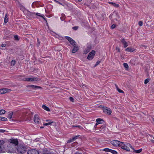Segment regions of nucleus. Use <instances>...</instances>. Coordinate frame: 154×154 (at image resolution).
<instances>
[{
	"label": "nucleus",
	"instance_id": "nucleus-51",
	"mask_svg": "<svg viewBox=\"0 0 154 154\" xmlns=\"http://www.w3.org/2000/svg\"><path fill=\"white\" fill-rule=\"evenodd\" d=\"M43 19H44L45 21L46 22V23H47V21L46 20V18H45V17H44H44H42Z\"/></svg>",
	"mask_w": 154,
	"mask_h": 154
},
{
	"label": "nucleus",
	"instance_id": "nucleus-50",
	"mask_svg": "<svg viewBox=\"0 0 154 154\" xmlns=\"http://www.w3.org/2000/svg\"><path fill=\"white\" fill-rule=\"evenodd\" d=\"M6 131L4 130L0 129V132L4 133Z\"/></svg>",
	"mask_w": 154,
	"mask_h": 154
},
{
	"label": "nucleus",
	"instance_id": "nucleus-37",
	"mask_svg": "<svg viewBox=\"0 0 154 154\" xmlns=\"http://www.w3.org/2000/svg\"><path fill=\"white\" fill-rule=\"evenodd\" d=\"M78 28L79 27L78 26H75L72 27V29L75 30H77Z\"/></svg>",
	"mask_w": 154,
	"mask_h": 154
},
{
	"label": "nucleus",
	"instance_id": "nucleus-36",
	"mask_svg": "<svg viewBox=\"0 0 154 154\" xmlns=\"http://www.w3.org/2000/svg\"><path fill=\"white\" fill-rule=\"evenodd\" d=\"M14 37L15 40H19V39L17 35H15L14 36Z\"/></svg>",
	"mask_w": 154,
	"mask_h": 154
},
{
	"label": "nucleus",
	"instance_id": "nucleus-34",
	"mask_svg": "<svg viewBox=\"0 0 154 154\" xmlns=\"http://www.w3.org/2000/svg\"><path fill=\"white\" fill-rule=\"evenodd\" d=\"M123 65H124V67L125 68L128 69V66L127 63H124L123 64Z\"/></svg>",
	"mask_w": 154,
	"mask_h": 154
},
{
	"label": "nucleus",
	"instance_id": "nucleus-13",
	"mask_svg": "<svg viewBox=\"0 0 154 154\" xmlns=\"http://www.w3.org/2000/svg\"><path fill=\"white\" fill-rule=\"evenodd\" d=\"M27 16L31 18H35L36 15L34 13H32L31 12H29L27 14Z\"/></svg>",
	"mask_w": 154,
	"mask_h": 154
},
{
	"label": "nucleus",
	"instance_id": "nucleus-2",
	"mask_svg": "<svg viewBox=\"0 0 154 154\" xmlns=\"http://www.w3.org/2000/svg\"><path fill=\"white\" fill-rule=\"evenodd\" d=\"M120 146L121 147L122 149L128 151L130 150L129 147H130L132 149V147L130 143H124L122 142V143L121 144Z\"/></svg>",
	"mask_w": 154,
	"mask_h": 154
},
{
	"label": "nucleus",
	"instance_id": "nucleus-32",
	"mask_svg": "<svg viewBox=\"0 0 154 154\" xmlns=\"http://www.w3.org/2000/svg\"><path fill=\"white\" fill-rule=\"evenodd\" d=\"M110 149H109L108 148H106L103 149V151L105 152H110Z\"/></svg>",
	"mask_w": 154,
	"mask_h": 154
},
{
	"label": "nucleus",
	"instance_id": "nucleus-16",
	"mask_svg": "<svg viewBox=\"0 0 154 154\" xmlns=\"http://www.w3.org/2000/svg\"><path fill=\"white\" fill-rule=\"evenodd\" d=\"M73 46L74 47V48L72 50V51L73 53H75L79 50V48L76 45Z\"/></svg>",
	"mask_w": 154,
	"mask_h": 154
},
{
	"label": "nucleus",
	"instance_id": "nucleus-10",
	"mask_svg": "<svg viewBox=\"0 0 154 154\" xmlns=\"http://www.w3.org/2000/svg\"><path fill=\"white\" fill-rule=\"evenodd\" d=\"M103 112L105 113L110 115L112 113V111L110 109L107 107L104 108Z\"/></svg>",
	"mask_w": 154,
	"mask_h": 154
},
{
	"label": "nucleus",
	"instance_id": "nucleus-26",
	"mask_svg": "<svg viewBox=\"0 0 154 154\" xmlns=\"http://www.w3.org/2000/svg\"><path fill=\"white\" fill-rule=\"evenodd\" d=\"M110 152H111L113 154H117V152L115 150L111 149Z\"/></svg>",
	"mask_w": 154,
	"mask_h": 154
},
{
	"label": "nucleus",
	"instance_id": "nucleus-54",
	"mask_svg": "<svg viewBox=\"0 0 154 154\" xmlns=\"http://www.w3.org/2000/svg\"><path fill=\"white\" fill-rule=\"evenodd\" d=\"M116 50L118 51L119 52H120V49L119 48L116 47Z\"/></svg>",
	"mask_w": 154,
	"mask_h": 154
},
{
	"label": "nucleus",
	"instance_id": "nucleus-60",
	"mask_svg": "<svg viewBox=\"0 0 154 154\" xmlns=\"http://www.w3.org/2000/svg\"><path fill=\"white\" fill-rule=\"evenodd\" d=\"M82 1V0H78L79 2H81Z\"/></svg>",
	"mask_w": 154,
	"mask_h": 154
},
{
	"label": "nucleus",
	"instance_id": "nucleus-12",
	"mask_svg": "<svg viewBox=\"0 0 154 154\" xmlns=\"http://www.w3.org/2000/svg\"><path fill=\"white\" fill-rule=\"evenodd\" d=\"M10 91H11L10 89L8 88L1 89H0V94H4Z\"/></svg>",
	"mask_w": 154,
	"mask_h": 154
},
{
	"label": "nucleus",
	"instance_id": "nucleus-59",
	"mask_svg": "<svg viewBox=\"0 0 154 154\" xmlns=\"http://www.w3.org/2000/svg\"><path fill=\"white\" fill-rule=\"evenodd\" d=\"M54 1H55V2H56L57 3H59V4H60V3L59 2H58V1H56V0H54Z\"/></svg>",
	"mask_w": 154,
	"mask_h": 154
},
{
	"label": "nucleus",
	"instance_id": "nucleus-19",
	"mask_svg": "<svg viewBox=\"0 0 154 154\" xmlns=\"http://www.w3.org/2000/svg\"><path fill=\"white\" fill-rule=\"evenodd\" d=\"M42 107L46 111L48 112L50 111L49 108L45 105H42Z\"/></svg>",
	"mask_w": 154,
	"mask_h": 154
},
{
	"label": "nucleus",
	"instance_id": "nucleus-8",
	"mask_svg": "<svg viewBox=\"0 0 154 154\" xmlns=\"http://www.w3.org/2000/svg\"><path fill=\"white\" fill-rule=\"evenodd\" d=\"M65 38L69 41L70 43L73 46H74L76 45V42L71 38L68 36H66Z\"/></svg>",
	"mask_w": 154,
	"mask_h": 154
},
{
	"label": "nucleus",
	"instance_id": "nucleus-47",
	"mask_svg": "<svg viewBox=\"0 0 154 154\" xmlns=\"http://www.w3.org/2000/svg\"><path fill=\"white\" fill-rule=\"evenodd\" d=\"M100 63V61H97L96 63L95 64V66H94V67H96V66H97V65H98Z\"/></svg>",
	"mask_w": 154,
	"mask_h": 154
},
{
	"label": "nucleus",
	"instance_id": "nucleus-57",
	"mask_svg": "<svg viewBox=\"0 0 154 154\" xmlns=\"http://www.w3.org/2000/svg\"><path fill=\"white\" fill-rule=\"evenodd\" d=\"M109 4H111L113 5V4H114V3L112 2H109Z\"/></svg>",
	"mask_w": 154,
	"mask_h": 154
},
{
	"label": "nucleus",
	"instance_id": "nucleus-27",
	"mask_svg": "<svg viewBox=\"0 0 154 154\" xmlns=\"http://www.w3.org/2000/svg\"><path fill=\"white\" fill-rule=\"evenodd\" d=\"M5 111L4 109L0 110V115L5 114Z\"/></svg>",
	"mask_w": 154,
	"mask_h": 154
},
{
	"label": "nucleus",
	"instance_id": "nucleus-58",
	"mask_svg": "<svg viewBox=\"0 0 154 154\" xmlns=\"http://www.w3.org/2000/svg\"><path fill=\"white\" fill-rule=\"evenodd\" d=\"M151 142L153 143H154V140H151Z\"/></svg>",
	"mask_w": 154,
	"mask_h": 154
},
{
	"label": "nucleus",
	"instance_id": "nucleus-38",
	"mask_svg": "<svg viewBox=\"0 0 154 154\" xmlns=\"http://www.w3.org/2000/svg\"><path fill=\"white\" fill-rule=\"evenodd\" d=\"M149 79H147L146 80H145L144 81L145 84H147L149 82Z\"/></svg>",
	"mask_w": 154,
	"mask_h": 154
},
{
	"label": "nucleus",
	"instance_id": "nucleus-48",
	"mask_svg": "<svg viewBox=\"0 0 154 154\" xmlns=\"http://www.w3.org/2000/svg\"><path fill=\"white\" fill-rule=\"evenodd\" d=\"M117 91L119 93H124L123 91L121 90V89H119V88L117 90Z\"/></svg>",
	"mask_w": 154,
	"mask_h": 154
},
{
	"label": "nucleus",
	"instance_id": "nucleus-4",
	"mask_svg": "<svg viewBox=\"0 0 154 154\" xmlns=\"http://www.w3.org/2000/svg\"><path fill=\"white\" fill-rule=\"evenodd\" d=\"M23 80L27 82H33L38 81L39 80V79L37 78H26L23 79Z\"/></svg>",
	"mask_w": 154,
	"mask_h": 154
},
{
	"label": "nucleus",
	"instance_id": "nucleus-23",
	"mask_svg": "<svg viewBox=\"0 0 154 154\" xmlns=\"http://www.w3.org/2000/svg\"><path fill=\"white\" fill-rule=\"evenodd\" d=\"M65 18V15L63 14H61V16L60 17V19L62 21L64 20Z\"/></svg>",
	"mask_w": 154,
	"mask_h": 154
},
{
	"label": "nucleus",
	"instance_id": "nucleus-33",
	"mask_svg": "<svg viewBox=\"0 0 154 154\" xmlns=\"http://www.w3.org/2000/svg\"><path fill=\"white\" fill-rule=\"evenodd\" d=\"M37 46L38 47L40 44V42L38 38H37Z\"/></svg>",
	"mask_w": 154,
	"mask_h": 154
},
{
	"label": "nucleus",
	"instance_id": "nucleus-5",
	"mask_svg": "<svg viewBox=\"0 0 154 154\" xmlns=\"http://www.w3.org/2000/svg\"><path fill=\"white\" fill-rule=\"evenodd\" d=\"M41 119L39 117L38 115H35L34 116V121L36 124L39 125L41 124Z\"/></svg>",
	"mask_w": 154,
	"mask_h": 154
},
{
	"label": "nucleus",
	"instance_id": "nucleus-15",
	"mask_svg": "<svg viewBox=\"0 0 154 154\" xmlns=\"http://www.w3.org/2000/svg\"><path fill=\"white\" fill-rule=\"evenodd\" d=\"M121 41L122 44L124 45V48H126L128 46L127 42L125 41L124 38H122L121 40Z\"/></svg>",
	"mask_w": 154,
	"mask_h": 154
},
{
	"label": "nucleus",
	"instance_id": "nucleus-63",
	"mask_svg": "<svg viewBox=\"0 0 154 154\" xmlns=\"http://www.w3.org/2000/svg\"><path fill=\"white\" fill-rule=\"evenodd\" d=\"M109 18H111V17L110 15V16H109Z\"/></svg>",
	"mask_w": 154,
	"mask_h": 154
},
{
	"label": "nucleus",
	"instance_id": "nucleus-52",
	"mask_svg": "<svg viewBox=\"0 0 154 154\" xmlns=\"http://www.w3.org/2000/svg\"><path fill=\"white\" fill-rule=\"evenodd\" d=\"M49 124H50L48 123H44L43 125L44 126H47V125H49Z\"/></svg>",
	"mask_w": 154,
	"mask_h": 154
},
{
	"label": "nucleus",
	"instance_id": "nucleus-3",
	"mask_svg": "<svg viewBox=\"0 0 154 154\" xmlns=\"http://www.w3.org/2000/svg\"><path fill=\"white\" fill-rule=\"evenodd\" d=\"M8 141L10 143L9 145L10 146H11L12 144H14V148H15V146L17 145H18V139H17L11 138L9 139Z\"/></svg>",
	"mask_w": 154,
	"mask_h": 154
},
{
	"label": "nucleus",
	"instance_id": "nucleus-45",
	"mask_svg": "<svg viewBox=\"0 0 154 154\" xmlns=\"http://www.w3.org/2000/svg\"><path fill=\"white\" fill-rule=\"evenodd\" d=\"M30 116L29 117H27V118L29 120H30L31 119V118L32 116V115L31 114H29Z\"/></svg>",
	"mask_w": 154,
	"mask_h": 154
},
{
	"label": "nucleus",
	"instance_id": "nucleus-21",
	"mask_svg": "<svg viewBox=\"0 0 154 154\" xmlns=\"http://www.w3.org/2000/svg\"><path fill=\"white\" fill-rule=\"evenodd\" d=\"M8 16L7 14H6L4 19V23H7L8 22Z\"/></svg>",
	"mask_w": 154,
	"mask_h": 154
},
{
	"label": "nucleus",
	"instance_id": "nucleus-17",
	"mask_svg": "<svg viewBox=\"0 0 154 154\" xmlns=\"http://www.w3.org/2000/svg\"><path fill=\"white\" fill-rule=\"evenodd\" d=\"M28 87H30L34 89H37L38 88H42L40 86L34 85H29L28 86Z\"/></svg>",
	"mask_w": 154,
	"mask_h": 154
},
{
	"label": "nucleus",
	"instance_id": "nucleus-56",
	"mask_svg": "<svg viewBox=\"0 0 154 154\" xmlns=\"http://www.w3.org/2000/svg\"><path fill=\"white\" fill-rule=\"evenodd\" d=\"M116 85V88L117 90H118L119 88H118V86H117L116 85Z\"/></svg>",
	"mask_w": 154,
	"mask_h": 154
},
{
	"label": "nucleus",
	"instance_id": "nucleus-18",
	"mask_svg": "<svg viewBox=\"0 0 154 154\" xmlns=\"http://www.w3.org/2000/svg\"><path fill=\"white\" fill-rule=\"evenodd\" d=\"M125 50L126 51L128 52H133L135 50L133 48L128 47Z\"/></svg>",
	"mask_w": 154,
	"mask_h": 154
},
{
	"label": "nucleus",
	"instance_id": "nucleus-39",
	"mask_svg": "<svg viewBox=\"0 0 154 154\" xmlns=\"http://www.w3.org/2000/svg\"><path fill=\"white\" fill-rule=\"evenodd\" d=\"M99 123H98L97 122V123L95 124V125H94V129L95 130H97L96 128H97V125L99 124Z\"/></svg>",
	"mask_w": 154,
	"mask_h": 154
},
{
	"label": "nucleus",
	"instance_id": "nucleus-31",
	"mask_svg": "<svg viewBox=\"0 0 154 154\" xmlns=\"http://www.w3.org/2000/svg\"><path fill=\"white\" fill-rule=\"evenodd\" d=\"M46 122H48V123H49V125H51L52 123H54L53 122L51 121V120H46Z\"/></svg>",
	"mask_w": 154,
	"mask_h": 154
},
{
	"label": "nucleus",
	"instance_id": "nucleus-14",
	"mask_svg": "<svg viewBox=\"0 0 154 154\" xmlns=\"http://www.w3.org/2000/svg\"><path fill=\"white\" fill-rule=\"evenodd\" d=\"M91 49V47L90 45H88L87 48L85 49L84 51V54H86L88 53Z\"/></svg>",
	"mask_w": 154,
	"mask_h": 154
},
{
	"label": "nucleus",
	"instance_id": "nucleus-7",
	"mask_svg": "<svg viewBox=\"0 0 154 154\" xmlns=\"http://www.w3.org/2000/svg\"><path fill=\"white\" fill-rule=\"evenodd\" d=\"M111 143L114 146H120L121 144L122 143V142L117 140H114L111 142Z\"/></svg>",
	"mask_w": 154,
	"mask_h": 154
},
{
	"label": "nucleus",
	"instance_id": "nucleus-44",
	"mask_svg": "<svg viewBox=\"0 0 154 154\" xmlns=\"http://www.w3.org/2000/svg\"><path fill=\"white\" fill-rule=\"evenodd\" d=\"M73 141L72 138L71 139L68 140L67 141V142L68 143H70L71 142H72Z\"/></svg>",
	"mask_w": 154,
	"mask_h": 154
},
{
	"label": "nucleus",
	"instance_id": "nucleus-62",
	"mask_svg": "<svg viewBox=\"0 0 154 154\" xmlns=\"http://www.w3.org/2000/svg\"><path fill=\"white\" fill-rule=\"evenodd\" d=\"M40 128H43V127H40Z\"/></svg>",
	"mask_w": 154,
	"mask_h": 154
},
{
	"label": "nucleus",
	"instance_id": "nucleus-22",
	"mask_svg": "<svg viewBox=\"0 0 154 154\" xmlns=\"http://www.w3.org/2000/svg\"><path fill=\"white\" fill-rule=\"evenodd\" d=\"M96 121L98 123H99V124L102 123V121L104 122V121L103 119L100 118L97 119H96Z\"/></svg>",
	"mask_w": 154,
	"mask_h": 154
},
{
	"label": "nucleus",
	"instance_id": "nucleus-61",
	"mask_svg": "<svg viewBox=\"0 0 154 154\" xmlns=\"http://www.w3.org/2000/svg\"><path fill=\"white\" fill-rule=\"evenodd\" d=\"M118 22H119V24H120V21H119Z\"/></svg>",
	"mask_w": 154,
	"mask_h": 154
},
{
	"label": "nucleus",
	"instance_id": "nucleus-42",
	"mask_svg": "<svg viewBox=\"0 0 154 154\" xmlns=\"http://www.w3.org/2000/svg\"><path fill=\"white\" fill-rule=\"evenodd\" d=\"M113 6L116 7H118L119 6V5L118 4H117L115 3H114V4H113Z\"/></svg>",
	"mask_w": 154,
	"mask_h": 154
},
{
	"label": "nucleus",
	"instance_id": "nucleus-55",
	"mask_svg": "<svg viewBox=\"0 0 154 154\" xmlns=\"http://www.w3.org/2000/svg\"><path fill=\"white\" fill-rule=\"evenodd\" d=\"M74 154H82L81 153H80L79 152H77L75 153Z\"/></svg>",
	"mask_w": 154,
	"mask_h": 154
},
{
	"label": "nucleus",
	"instance_id": "nucleus-11",
	"mask_svg": "<svg viewBox=\"0 0 154 154\" xmlns=\"http://www.w3.org/2000/svg\"><path fill=\"white\" fill-rule=\"evenodd\" d=\"M27 154H39L38 151L35 149H30L27 152Z\"/></svg>",
	"mask_w": 154,
	"mask_h": 154
},
{
	"label": "nucleus",
	"instance_id": "nucleus-30",
	"mask_svg": "<svg viewBox=\"0 0 154 154\" xmlns=\"http://www.w3.org/2000/svg\"><path fill=\"white\" fill-rule=\"evenodd\" d=\"M13 114V112H10L8 115V118L10 119H11L12 118Z\"/></svg>",
	"mask_w": 154,
	"mask_h": 154
},
{
	"label": "nucleus",
	"instance_id": "nucleus-29",
	"mask_svg": "<svg viewBox=\"0 0 154 154\" xmlns=\"http://www.w3.org/2000/svg\"><path fill=\"white\" fill-rule=\"evenodd\" d=\"M15 63V60H12L11 62V65L12 66H14V65Z\"/></svg>",
	"mask_w": 154,
	"mask_h": 154
},
{
	"label": "nucleus",
	"instance_id": "nucleus-25",
	"mask_svg": "<svg viewBox=\"0 0 154 154\" xmlns=\"http://www.w3.org/2000/svg\"><path fill=\"white\" fill-rule=\"evenodd\" d=\"M105 129V125H103L100 126V129L101 130H104Z\"/></svg>",
	"mask_w": 154,
	"mask_h": 154
},
{
	"label": "nucleus",
	"instance_id": "nucleus-28",
	"mask_svg": "<svg viewBox=\"0 0 154 154\" xmlns=\"http://www.w3.org/2000/svg\"><path fill=\"white\" fill-rule=\"evenodd\" d=\"M35 15H36V16L41 17H44V15L42 14H41L39 13H36Z\"/></svg>",
	"mask_w": 154,
	"mask_h": 154
},
{
	"label": "nucleus",
	"instance_id": "nucleus-53",
	"mask_svg": "<svg viewBox=\"0 0 154 154\" xmlns=\"http://www.w3.org/2000/svg\"><path fill=\"white\" fill-rule=\"evenodd\" d=\"M6 44H2V47H6Z\"/></svg>",
	"mask_w": 154,
	"mask_h": 154
},
{
	"label": "nucleus",
	"instance_id": "nucleus-20",
	"mask_svg": "<svg viewBox=\"0 0 154 154\" xmlns=\"http://www.w3.org/2000/svg\"><path fill=\"white\" fill-rule=\"evenodd\" d=\"M132 149L133 150L134 152L137 153H139L141 152L142 151V149H140L138 150H135L132 147Z\"/></svg>",
	"mask_w": 154,
	"mask_h": 154
},
{
	"label": "nucleus",
	"instance_id": "nucleus-24",
	"mask_svg": "<svg viewBox=\"0 0 154 154\" xmlns=\"http://www.w3.org/2000/svg\"><path fill=\"white\" fill-rule=\"evenodd\" d=\"M0 120L6 121L7 120V119L4 117L0 116Z\"/></svg>",
	"mask_w": 154,
	"mask_h": 154
},
{
	"label": "nucleus",
	"instance_id": "nucleus-41",
	"mask_svg": "<svg viewBox=\"0 0 154 154\" xmlns=\"http://www.w3.org/2000/svg\"><path fill=\"white\" fill-rule=\"evenodd\" d=\"M72 127H78V128H79L80 129H81V128H82V127H81L80 126H79V125H78V126L73 125Z\"/></svg>",
	"mask_w": 154,
	"mask_h": 154
},
{
	"label": "nucleus",
	"instance_id": "nucleus-43",
	"mask_svg": "<svg viewBox=\"0 0 154 154\" xmlns=\"http://www.w3.org/2000/svg\"><path fill=\"white\" fill-rule=\"evenodd\" d=\"M138 24L140 26H142L143 25L142 21H139L138 22Z\"/></svg>",
	"mask_w": 154,
	"mask_h": 154
},
{
	"label": "nucleus",
	"instance_id": "nucleus-9",
	"mask_svg": "<svg viewBox=\"0 0 154 154\" xmlns=\"http://www.w3.org/2000/svg\"><path fill=\"white\" fill-rule=\"evenodd\" d=\"M95 53V51L94 50H92L91 52L89 53L87 57V58L89 60H92L94 57Z\"/></svg>",
	"mask_w": 154,
	"mask_h": 154
},
{
	"label": "nucleus",
	"instance_id": "nucleus-40",
	"mask_svg": "<svg viewBox=\"0 0 154 154\" xmlns=\"http://www.w3.org/2000/svg\"><path fill=\"white\" fill-rule=\"evenodd\" d=\"M99 123H98L97 122V123L95 124V125H94V129L95 130H97L96 128H97V125L99 124Z\"/></svg>",
	"mask_w": 154,
	"mask_h": 154
},
{
	"label": "nucleus",
	"instance_id": "nucleus-49",
	"mask_svg": "<svg viewBox=\"0 0 154 154\" xmlns=\"http://www.w3.org/2000/svg\"><path fill=\"white\" fill-rule=\"evenodd\" d=\"M116 25L115 24H113L111 26V28L112 29H114L116 27Z\"/></svg>",
	"mask_w": 154,
	"mask_h": 154
},
{
	"label": "nucleus",
	"instance_id": "nucleus-46",
	"mask_svg": "<svg viewBox=\"0 0 154 154\" xmlns=\"http://www.w3.org/2000/svg\"><path fill=\"white\" fill-rule=\"evenodd\" d=\"M69 99L72 102H74V99L73 97H70L69 98Z\"/></svg>",
	"mask_w": 154,
	"mask_h": 154
},
{
	"label": "nucleus",
	"instance_id": "nucleus-35",
	"mask_svg": "<svg viewBox=\"0 0 154 154\" xmlns=\"http://www.w3.org/2000/svg\"><path fill=\"white\" fill-rule=\"evenodd\" d=\"M79 136V135L76 136H75V137H72V138L73 140L74 141V140H75L76 139H77L78 138Z\"/></svg>",
	"mask_w": 154,
	"mask_h": 154
},
{
	"label": "nucleus",
	"instance_id": "nucleus-1",
	"mask_svg": "<svg viewBox=\"0 0 154 154\" xmlns=\"http://www.w3.org/2000/svg\"><path fill=\"white\" fill-rule=\"evenodd\" d=\"M16 149L19 154H23L25 153L26 151V147L23 145H18Z\"/></svg>",
	"mask_w": 154,
	"mask_h": 154
},
{
	"label": "nucleus",
	"instance_id": "nucleus-6",
	"mask_svg": "<svg viewBox=\"0 0 154 154\" xmlns=\"http://www.w3.org/2000/svg\"><path fill=\"white\" fill-rule=\"evenodd\" d=\"M5 141L2 140H0V153H3L5 151V148L3 145Z\"/></svg>",
	"mask_w": 154,
	"mask_h": 154
}]
</instances>
